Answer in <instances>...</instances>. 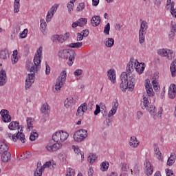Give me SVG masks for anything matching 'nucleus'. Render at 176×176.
<instances>
[{
  "mask_svg": "<svg viewBox=\"0 0 176 176\" xmlns=\"http://www.w3.org/2000/svg\"><path fill=\"white\" fill-rule=\"evenodd\" d=\"M138 64L140 65L138 60L131 58L129 63L126 65V72L121 74L120 78L122 82L120 85V87L122 91H126L129 90V91H133L134 90V86L135 85V76L131 74L134 71V64Z\"/></svg>",
  "mask_w": 176,
  "mask_h": 176,
  "instance_id": "1",
  "label": "nucleus"
},
{
  "mask_svg": "<svg viewBox=\"0 0 176 176\" xmlns=\"http://www.w3.org/2000/svg\"><path fill=\"white\" fill-rule=\"evenodd\" d=\"M43 50V48L42 47H39L37 50V54H35L34 58V63L31 61L27 62L26 69L31 74H28V78L25 80V90H28L32 86V83L35 82V72H38L41 69V63H42L41 58H42Z\"/></svg>",
  "mask_w": 176,
  "mask_h": 176,
  "instance_id": "2",
  "label": "nucleus"
},
{
  "mask_svg": "<svg viewBox=\"0 0 176 176\" xmlns=\"http://www.w3.org/2000/svg\"><path fill=\"white\" fill-rule=\"evenodd\" d=\"M76 55V53L75 52V50L72 49L60 50L58 53V56L60 58H65L66 60H67V58L69 59L67 64L69 66L74 64V60H75Z\"/></svg>",
  "mask_w": 176,
  "mask_h": 176,
  "instance_id": "3",
  "label": "nucleus"
},
{
  "mask_svg": "<svg viewBox=\"0 0 176 176\" xmlns=\"http://www.w3.org/2000/svg\"><path fill=\"white\" fill-rule=\"evenodd\" d=\"M141 108L142 109H146L148 112L154 118L156 116V107L149 103V100H148V97L144 96L143 101H142Z\"/></svg>",
  "mask_w": 176,
  "mask_h": 176,
  "instance_id": "4",
  "label": "nucleus"
},
{
  "mask_svg": "<svg viewBox=\"0 0 176 176\" xmlns=\"http://www.w3.org/2000/svg\"><path fill=\"white\" fill-rule=\"evenodd\" d=\"M65 80H67V72L65 70H63L60 73V76H58L56 79L55 90H56L57 91H58V90H60L61 87L64 86Z\"/></svg>",
  "mask_w": 176,
  "mask_h": 176,
  "instance_id": "5",
  "label": "nucleus"
},
{
  "mask_svg": "<svg viewBox=\"0 0 176 176\" xmlns=\"http://www.w3.org/2000/svg\"><path fill=\"white\" fill-rule=\"evenodd\" d=\"M87 137V131L86 129H80L74 134V140L76 142H82Z\"/></svg>",
  "mask_w": 176,
  "mask_h": 176,
  "instance_id": "6",
  "label": "nucleus"
},
{
  "mask_svg": "<svg viewBox=\"0 0 176 176\" xmlns=\"http://www.w3.org/2000/svg\"><path fill=\"white\" fill-rule=\"evenodd\" d=\"M53 140H50V142L46 146L47 151L49 152H56L58 149H61L63 144L60 143H53Z\"/></svg>",
  "mask_w": 176,
  "mask_h": 176,
  "instance_id": "7",
  "label": "nucleus"
},
{
  "mask_svg": "<svg viewBox=\"0 0 176 176\" xmlns=\"http://www.w3.org/2000/svg\"><path fill=\"white\" fill-rule=\"evenodd\" d=\"M12 138L14 142H17V140H19L22 144H25V135L20 131H16V134H13Z\"/></svg>",
  "mask_w": 176,
  "mask_h": 176,
  "instance_id": "8",
  "label": "nucleus"
},
{
  "mask_svg": "<svg viewBox=\"0 0 176 176\" xmlns=\"http://www.w3.org/2000/svg\"><path fill=\"white\" fill-rule=\"evenodd\" d=\"M145 170L144 173L146 175H152L153 174V167L151 165L149 160H146L144 162Z\"/></svg>",
  "mask_w": 176,
  "mask_h": 176,
  "instance_id": "9",
  "label": "nucleus"
},
{
  "mask_svg": "<svg viewBox=\"0 0 176 176\" xmlns=\"http://www.w3.org/2000/svg\"><path fill=\"white\" fill-rule=\"evenodd\" d=\"M57 8H58V6H53L51 9L48 11L47 16H46V22L50 23V21L52 20L53 16H54V12H57Z\"/></svg>",
  "mask_w": 176,
  "mask_h": 176,
  "instance_id": "10",
  "label": "nucleus"
},
{
  "mask_svg": "<svg viewBox=\"0 0 176 176\" xmlns=\"http://www.w3.org/2000/svg\"><path fill=\"white\" fill-rule=\"evenodd\" d=\"M157 53L159 56H161V57H167L168 58H170L169 54H173V51L170 50H166L164 48L159 49L157 51Z\"/></svg>",
  "mask_w": 176,
  "mask_h": 176,
  "instance_id": "11",
  "label": "nucleus"
},
{
  "mask_svg": "<svg viewBox=\"0 0 176 176\" xmlns=\"http://www.w3.org/2000/svg\"><path fill=\"white\" fill-rule=\"evenodd\" d=\"M145 88L148 97H153V96H155V91H153V89L152 88V84H151L148 80H146Z\"/></svg>",
  "mask_w": 176,
  "mask_h": 176,
  "instance_id": "12",
  "label": "nucleus"
},
{
  "mask_svg": "<svg viewBox=\"0 0 176 176\" xmlns=\"http://www.w3.org/2000/svg\"><path fill=\"white\" fill-rule=\"evenodd\" d=\"M6 82H8L6 72H5L3 69H1L0 71V86H5V85H6Z\"/></svg>",
  "mask_w": 176,
  "mask_h": 176,
  "instance_id": "13",
  "label": "nucleus"
},
{
  "mask_svg": "<svg viewBox=\"0 0 176 176\" xmlns=\"http://www.w3.org/2000/svg\"><path fill=\"white\" fill-rule=\"evenodd\" d=\"M1 159L3 163H8V162H10V160H12V154L9 151L3 153L1 154Z\"/></svg>",
  "mask_w": 176,
  "mask_h": 176,
  "instance_id": "14",
  "label": "nucleus"
},
{
  "mask_svg": "<svg viewBox=\"0 0 176 176\" xmlns=\"http://www.w3.org/2000/svg\"><path fill=\"white\" fill-rule=\"evenodd\" d=\"M101 23V18L100 16H94L91 19V24L93 27H98Z\"/></svg>",
  "mask_w": 176,
  "mask_h": 176,
  "instance_id": "15",
  "label": "nucleus"
},
{
  "mask_svg": "<svg viewBox=\"0 0 176 176\" xmlns=\"http://www.w3.org/2000/svg\"><path fill=\"white\" fill-rule=\"evenodd\" d=\"M108 76L112 83H116V72L115 70L111 69L107 72Z\"/></svg>",
  "mask_w": 176,
  "mask_h": 176,
  "instance_id": "16",
  "label": "nucleus"
},
{
  "mask_svg": "<svg viewBox=\"0 0 176 176\" xmlns=\"http://www.w3.org/2000/svg\"><path fill=\"white\" fill-rule=\"evenodd\" d=\"M56 135L58 137H60V142H64V141H65L69 136L68 133L64 132L63 131H62L61 132H56Z\"/></svg>",
  "mask_w": 176,
  "mask_h": 176,
  "instance_id": "17",
  "label": "nucleus"
},
{
  "mask_svg": "<svg viewBox=\"0 0 176 176\" xmlns=\"http://www.w3.org/2000/svg\"><path fill=\"white\" fill-rule=\"evenodd\" d=\"M46 168L43 165L39 166V163L37 164V168L34 173V176H42V173L45 171Z\"/></svg>",
  "mask_w": 176,
  "mask_h": 176,
  "instance_id": "18",
  "label": "nucleus"
},
{
  "mask_svg": "<svg viewBox=\"0 0 176 176\" xmlns=\"http://www.w3.org/2000/svg\"><path fill=\"white\" fill-rule=\"evenodd\" d=\"M175 94H176V87L175 84H173L172 87H170L168 89L169 98H172V99L175 98Z\"/></svg>",
  "mask_w": 176,
  "mask_h": 176,
  "instance_id": "19",
  "label": "nucleus"
},
{
  "mask_svg": "<svg viewBox=\"0 0 176 176\" xmlns=\"http://www.w3.org/2000/svg\"><path fill=\"white\" fill-rule=\"evenodd\" d=\"M8 129L10 130H16V131H19V130H20V124L16 121L11 122L8 126Z\"/></svg>",
  "mask_w": 176,
  "mask_h": 176,
  "instance_id": "20",
  "label": "nucleus"
},
{
  "mask_svg": "<svg viewBox=\"0 0 176 176\" xmlns=\"http://www.w3.org/2000/svg\"><path fill=\"white\" fill-rule=\"evenodd\" d=\"M9 151V146L4 142L0 141V154L5 153Z\"/></svg>",
  "mask_w": 176,
  "mask_h": 176,
  "instance_id": "21",
  "label": "nucleus"
},
{
  "mask_svg": "<svg viewBox=\"0 0 176 176\" xmlns=\"http://www.w3.org/2000/svg\"><path fill=\"white\" fill-rule=\"evenodd\" d=\"M145 35H146V31L139 30V43L142 45L145 42Z\"/></svg>",
  "mask_w": 176,
  "mask_h": 176,
  "instance_id": "22",
  "label": "nucleus"
},
{
  "mask_svg": "<svg viewBox=\"0 0 176 176\" xmlns=\"http://www.w3.org/2000/svg\"><path fill=\"white\" fill-rule=\"evenodd\" d=\"M104 43L107 47H112L115 45V40L112 38H107Z\"/></svg>",
  "mask_w": 176,
  "mask_h": 176,
  "instance_id": "23",
  "label": "nucleus"
},
{
  "mask_svg": "<svg viewBox=\"0 0 176 176\" xmlns=\"http://www.w3.org/2000/svg\"><path fill=\"white\" fill-rule=\"evenodd\" d=\"M8 57H9V51L6 49L1 50L0 51V59L7 60Z\"/></svg>",
  "mask_w": 176,
  "mask_h": 176,
  "instance_id": "24",
  "label": "nucleus"
},
{
  "mask_svg": "<svg viewBox=\"0 0 176 176\" xmlns=\"http://www.w3.org/2000/svg\"><path fill=\"white\" fill-rule=\"evenodd\" d=\"M140 142L137 140V138L133 136L131 137V140L129 142L130 146H132V148H137Z\"/></svg>",
  "mask_w": 176,
  "mask_h": 176,
  "instance_id": "25",
  "label": "nucleus"
},
{
  "mask_svg": "<svg viewBox=\"0 0 176 176\" xmlns=\"http://www.w3.org/2000/svg\"><path fill=\"white\" fill-rule=\"evenodd\" d=\"M83 46V43L78 42V43H72L67 45V47H72L73 49H79V47H82Z\"/></svg>",
  "mask_w": 176,
  "mask_h": 176,
  "instance_id": "26",
  "label": "nucleus"
},
{
  "mask_svg": "<svg viewBox=\"0 0 176 176\" xmlns=\"http://www.w3.org/2000/svg\"><path fill=\"white\" fill-rule=\"evenodd\" d=\"M34 120L32 118H27V126H28L26 128L27 131H31V127L32 129V127H33L32 124L34 123Z\"/></svg>",
  "mask_w": 176,
  "mask_h": 176,
  "instance_id": "27",
  "label": "nucleus"
},
{
  "mask_svg": "<svg viewBox=\"0 0 176 176\" xmlns=\"http://www.w3.org/2000/svg\"><path fill=\"white\" fill-rule=\"evenodd\" d=\"M170 72L172 74L173 78L175 76V72H176V60H173L170 64Z\"/></svg>",
  "mask_w": 176,
  "mask_h": 176,
  "instance_id": "28",
  "label": "nucleus"
},
{
  "mask_svg": "<svg viewBox=\"0 0 176 176\" xmlns=\"http://www.w3.org/2000/svg\"><path fill=\"white\" fill-rule=\"evenodd\" d=\"M159 73H155L154 76L153 77V80H152V85L153 87H157L159 86V82H157V79H159Z\"/></svg>",
  "mask_w": 176,
  "mask_h": 176,
  "instance_id": "29",
  "label": "nucleus"
},
{
  "mask_svg": "<svg viewBox=\"0 0 176 176\" xmlns=\"http://www.w3.org/2000/svg\"><path fill=\"white\" fill-rule=\"evenodd\" d=\"M69 38V33H65L64 35H59V43H64Z\"/></svg>",
  "mask_w": 176,
  "mask_h": 176,
  "instance_id": "30",
  "label": "nucleus"
},
{
  "mask_svg": "<svg viewBox=\"0 0 176 176\" xmlns=\"http://www.w3.org/2000/svg\"><path fill=\"white\" fill-rule=\"evenodd\" d=\"M120 168L121 169V171H122L123 173H127V171L130 170V167L126 163H121L120 164Z\"/></svg>",
  "mask_w": 176,
  "mask_h": 176,
  "instance_id": "31",
  "label": "nucleus"
},
{
  "mask_svg": "<svg viewBox=\"0 0 176 176\" xmlns=\"http://www.w3.org/2000/svg\"><path fill=\"white\" fill-rule=\"evenodd\" d=\"M88 160L90 164H93V163L96 162V160H97V155L94 153H91L88 156Z\"/></svg>",
  "mask_w": 176,
  "mask_h": 176,
  "instance_id": "32",
  "label": "nucleus"
},
{
  "mask_svg": "<svg viewBox=\"0 0 176 176\" xmlns=\"http://www.w3.org/2000/svg\"><path fill=\"white\" fill-rule=\"evenodd\" d=\"M77 22L78 23V27H85L86 24H87V19L86 18H80Z\"/></svg>",
  "mask_w": 176,
  "mask_h": 176,
  "instance_id": "33",
  "label": "nucleus"
},
{
  "mask_svg": "<svg viewBox=\"0 0 176 176\" xmlns=\"http://www.w3.org/2000/svg\"><path fill=\"white\" fill-rule=\"evenodd\" d=\"M41 113H44V115H46L47 112H49V104L47 103H44L41 109Z\"/></svg>",
  "mask_w": 176,
  "mask_h": 176,
  "instance_id": "34",
  "label": "nucleus"
},
{
  "mask_svg": "<svg viewBox=\"0 0 176 176\" xmlns=\"http://www.w3.org/2000/svg\"><path fill=\"white\" fill-rule=\"evenodd\" d=\"M2 120L4 123H9V122L12 121V117L9 115V112L2 116Z\"/></svg>",
  "mask_w": 176,
  "mask_h": 176,
  "instance_id": "35",
  "label": "nucleus"
},
{
  "mask_svg": "<svg viewBox=\"0 0 176 176\" xmlns=\"http://www.w3.org/2000/svg\"><path fill=\"white\" fill-rule=\"evenodd\" d=\"M174 163H175V157H174V155L172 153L167 160V165L173 166Z\"/></svg>",
  "mask_w": 176,
  "mask_h": 176,
  "instance_id": "36",
  "label": "nucleus"
},
{
  "mask_svg": "<svg viewBox=\"0 0 176 176\" xmlns=\"http://www.w3.org/2000/svg\"><path fill=\"white\" fill-rule=\"evenodd\" d=\"M72 149H74L75 153H76L77 155H79V153H80V155H81V157H82V160L85 159V154L80 151V149H79V147L73 145Z\"/></svg>",
  "mask_w": 176,
  "mask_h": 176,
  "instance_id": "37",
  "label": "nucleus"
},
{
  "mask_svg": "<svg viewBox=\"0 0 176 176\" xmlns=\"http://www.w3.org/2000/svg\"><path fill=\"white\" fill-rule=\"evenodd\" d=\"M19 12H20V1H14V13H19Z\"/></svg>",
  "mask_w": 176,
  "mask_h": 176,
  "instance_id": "38",
  "label": "nucleus"
},
{
  "mask_svg": "<svg viewBox=\"0 0 176 176\" xmlns=\"http://www.w3.org/2000/svg\"><path fill=\"white\" fill-rule=\"evenodd\" d=\"M69 100L70 102H72V105H75L79 101V97L78 96H70L69 97Z\"/></svg>",
  "mask_w": 176,
  "mask_h": 176,
  "instance_id": "39",
  "label": "nucleus"
},
{
  "mask_svg": "<svg viewBox=\"0 0 176 176\" xmlns=\"http://www.w3.org/2000/svg\"><path fill=\"white\" fill-rule=\"evenodd\" d=\"M148 30V23H146V21H142L140 25V29L141 31H146Z\"/></svg>",
  "mask_w": 176,
  "mask_h": 176,
  "instance_id": "40",
  "label": "nucleus"
},
{
  "mask_svg": "<svg viewBox=\"0 0 176 176\" xmlns=\"http://www.w3.org/2000/svg\"><path fill=\"white\" fill-rule=\"evenodd\" d=\"M109 168V162H103L101 164V168L100 170L102 171H107V170H108V168Z\"/></svg>",
  "mask_w": 176,
  "mask_h": 176,
  "instance_id": "41",
  "label": "nucleus"
},
{
  "mask_svg": "<svg viewBox=\"0 0 176 176\" xmlns=\"http://www.w3.org/2000/svg\"><path fill=\"white\" fill-rule=\"evenodd\" d=\"M38 137H39V135H38V133L32 131L30 133V141H35V140H36Z\"/></svg>",
  "mask_w": 176,
  "mask_h": 176,
  "instance_id": "42",
  "label": "nucleus"
},
{
  "mask_svg": "<svg viewBox=\"0 0 176 176\" xmlns=\"http://www.w3.org/2000/svg\"><path fill=\"white\" fill-rule=\"evenodd\" d=\"M52 141L53 142H56V144H59V142H61V140H60V136H57V132L55 133L52 135Z\"/></svg>",
  "mask_w": 176,
  "mask_h": 176,
  "instance_id": "43",
  "label": "nucleus"
},
{
  "mask_svg": "<svg viewBox=\"0 0 176 176\" xmlns=\"http://www.w3.org/2000/svg\"><path fill=\"white\" fill-rule=\"evenodd\" d=\"M109 31H111V24L108 23L105 26L104 29V34L106 35H109Z\"/></svg>",
  "mask_w": 176,
  "mask_h": 176,
  "instance_id": "44",
  "label": "nucleus"
},
{
  "mask_svg": "<svg viewBox=\"0 0 176 176\" xmlns=\"http://www.w3.org/2000/svg\"><path fill=\"white\" fill-rule=\"evenodd\" d=\"M85 8H86V5L85 4V3H80L76 8V10L77 12H82V10L85 9Z\"/></svg>",
  "mask_w": 176,
  "mask_h": 176,
  "instance_id": "45",
  "label": "nucleus"
},
{
  "mask_svg": "<svg viewBox=\"0 0 176 176\" xmlns=\"http://www.w3.org/2000/svg\"><path fill=\"white\" fill-rule=\"evenodd\" d=\"M51 41H52V42H55V43H57V42H60V35L55 34L52 36L51 38Z\"/></svg>",
  "mask_w": 176,
  "mask_h": 176,
  "instance_id": "46",
  "label": "nucleus"
},
{
  "mask_svg": "<svg viewBox=\"0 0 176 176\" xmlns=\"http://www.w3.org/2000/svg\"><path fill=\"white\" fill-rule=\"evenodd\" d=\"M65 108H71V107H72V102H70L69 101V98H67L65 100Z\"/></svg>",
  "mask_w": 176,
  "mask_h": 176,
  "instance_id": "47",
  "label": "nucleus"
},
{
  "mask_svg": "<svg viewBox=\"0 0 176 176\" xmlns=\"http://www.w3.org/2000/svg\"><path fill=\"white\" fill-rule=\"evenodd\" d=\"M27 34H28V29H25L21 33H20L19 36L21 38H26Z\"/></svg>",
  "mask_w": 176,
  "mask_h": 176,
  "instance_id": "48",
  "label": "nucleus"
},
{
  "mask_svg": "<svg viewBox=\"0 0 176 176\" xmlns=\"http://www.w3.org/2000/svg\"><path fill=\"white\" fill-rule=\"evenodd\" d=\"M67 8L69 13H71V10H73L74 9V1H70L69 3H67Z\"/></svg>",
  "mask_w": 176,
  "mask_h": 176,
  "instance_id": "49",
  "label": "nucleus"
},
{
  "mask_svg": "<svg viewBox=\"0 0 176 176\" xmlns=\"http://www.w3.org/2000/svg\"><path fill=\"white\" fill-rule=\"evenodd\" d=\"M144 69H145V64H143L140 68L135 67L136 72H138L140 74V75H141V74H142V72H144Z\"/></svg>",
  "mask_w": 176,
  "mask_h": 176,
  "instance_id": "50",
  "label": "nucleus"
},
{
  "mask_svg": "<svg viewBox=\"0 0 176 176\" xmlns=\"http://www.w3.org/2000/svg\"><path fill=\"white\" fill-rule=\"evenodd\" d=\"M119 107V102H118V100H114L113 102V107L112 109H115L116 111H118V107Z\"/></svg>",
  "mask_w": 176,
  "mask_h": 176,
  "instance_id": "51",
  "label": "nucleus"
},
{
  "mask_svg": "<svg viewBox=\"0 0 176 176\" xmlns=\"http://www.w3.org/2000/svg\"><path fill=\"white\" fill-rule=\"evenodd\" d=\"M41 28L43 30V31H45L46 30V21L45 19H41Z\"/></svg>",
  "mask_w": 176,
  "mask_h": 176,
  "instance_id": "52",
  "label": "nucleus"
},
{
  "mask_svg": "<svg viewBox=\"0 0 176 176\" xmlns=\"http://www.w3.org/2000/svg\"><path fill=\"white\" fill-rule=\"evenodd\" d=\"M133 173L135 175H138V174H140V167L138 166V164H135L133 168Z\"/></svg>",
  "mask_w": 176,
  "mask_h": 176,
  "instance_id": "53",
  "label": "nucleus"
},
{
  "mask_svg": "<svg viewBox=\"0 0 176 176\" xmlns=\"http://www.w3.org/2000/svg\"><path fill=\"white\" fill-rule=\"evenodd\" d=\"M67 176H74L75 175V170L71 168H69L67 170Z\"/></svg>",
  "mask_w": 176,
  "mask_h": 176,
  "instance_id": "54",
  "label": "nucleus"
},
{
  "mask_svg": "<svg viewBox=\"0 0 176 176\" xmlns=\"http://www.w3.org/2000/svg\"><path fill=\"white\" fill-rule=\"evenodd\" d=\"M155 155L158 160H161V162H163V155H162V153L160 151L155 153Z\"/></svg>",
  "mask_w": 176,
  "mask_h": 176,
  "instance_id": "55",
  "label": "nucleus"
},
{
  "mask_svg": "<svg viewBox=\"0 0 176 176\" xmlns=\"http://www.w3.org/2000/svg\"><path fill=\"white\" fill-rule=\"evenodd\" d=\"M80 107L81 108V111L84 112V113L87 111V103L82 104Z\"/></svg>",
  "mask_w": 176,
  "mask_h": 176,
  "instance_id": "56",
  "label": "nucleus"
},
{
  "mask_svg": "<svg viewBox=\"0 0 176 176\" xmlns=\"http://www.w3.org/2000/svg\"><path fill=\"white\" fill-rule=\"evenodd\" d=\"M84 113L85 112L82 111V108L79 107L77 109L76 116H82Z\"/></svg>",
  "mask_w": 176,
  "mask_h": 176,
  "instance_id": "57",
  "label": "nucleus"
},
{
  "mask_svg": "<svg viewBox=\"0 0 176 176\" xmlns=\"http://www.w3.org/2000/svg\"><path fill=\"white\" fill-rule=\"evenodd\" d=\"M83 38H85V36L82 33H77V41L78 42H80V41H83Z\"/></svg>",
  "mask_w": 176,
  "mask_h": 176,
  "instance_id": "58",
  "label": "nucleus"
},
{
  "mask_svg": "<svg viewBox=\"0 0 176 176\" xmlns=\"http://www.w3.org/2000/svg\"><path fill=\"white\" fill-rule=\"evenodd\" d=\"M82 72H83V70L78 69L74 72V75H75V76H80V75H82Z\"/></svg>",
  "mask_w": 176,
  "mask_h": 176,
  "instance_id": "59",
  "label": "nucleus"
},
{
  "mask_svg": "<svg viewBox=\"0 0 176 176\" xmlns=\"http://www.w3.org/2000/svg\"><path fill=\"white\" fill-rule=\"evenodd\" d=\"M116 111L117 110H115V109H111L108 113V117L111 118V116H113V115H115V113H116Z\"/></svg>",
  "mask_w": 176,
  "mask_h": 176,
  "instance_id": "60",
  "label": "nucleus"
},
{
  "mask_svg": "<svg viewBox=\"0 0 176 176\" xmlns=\"http://www.w3.org/2000/svg\"><path fill=\"white\" fill-rule=\"evenodd\" d=\"M82 36H84L85 38H87V36H89V34H90V32L89 31V30L86 29L82 30Z\"/></svg>",
  "mask_w": 176,
  "mask_h": 176,
  "instance_id": "61",
  "label": "nucleus"
},
{
  "mask_svg": "<svg viewBox=\"0 0 176 176\" xmlns=\"http://www.w3.org/2000/svg\"><path fill=\"white\" fill-rule=\"evenodd\" d=\"M100 112H101V107H100V105L96 104V109L94 111V115L97 116L98 113H100Z\"/></svg>",
  "mask_w": 176,
  "mask_h": 176,
  "instance_id": "62",
  "label": "nucleus"
},
{
  "mask_svg": "<svg viewBox=\"0 0 176 176\" xmlns=\"http://www.w3.org/2000/svg\"><path fill=\"white\" fill-rule=\"evenodd\" d=\"M11 60H12V64H16L17 63V61H19V57L17 56H12Z\"/></svg>",
  "mask_w": 176,
  "mask_h": 176,
  "instance_id": "63",
  "label": "nucleus"
},
{
  "mask_svg": "<svg viewBox=\"0 0 176 176\" xmlns=\"http://www.w3.org/2000/svg\"><path fill=\"white\" fill-rule=\"evenodd\" d=\"M166 173L167 176H174V173H173V170H171L170 169H167Z\"/></svg>",
  "mask_w": 176,
  "mask_h": 176,
  "instance_id": "64",
  "label": "nucleus"
}]
</instances>
